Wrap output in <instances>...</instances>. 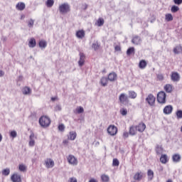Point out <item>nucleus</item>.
Instances as JSON below:
<instances>
[{
    "instance_id": "5701e85b",
    "label": "nucleus",
    "mask_w": 182,
    "mask_h": 182,
    "mask_svg": "<svg viewBox=\"0 0 182 182\" xmlns=\"http://www.w3.org/2000/svg\"><path fill=\"white\" fill-rule=\"evenodd\" d=\"M128 95L129 99H136V97H137V93L133 90L128 91Z\"/></svg>"
},
{
    "instance_id": "9b49d317",
    "label": "nucleus",
    "mask_w": 182,
    "mask_h": 182,
    "mask_svg": "<svg viewBox=\"0 0 182 182\" xmlns=\"http://www.w3.org/2000/svg\"><path fill=\"white\" fill-rule=\"evenodd\" d=\"M132 42L134 45H140L141 43V38L139 36H135L133 37Z\"/></svg>"
},
{
    "instance_id": "e2e57ef3",
    "label": "nucleus",
    "mask_w": 182,
    "mask_h": 182,
    "mask_svg": "<svg viewBox=\"0 0 182 182\" xmlns=\"http://www.w3.org/2000/svg\"><path fill=\"white\" fill-rule=\"evenodd\" d=\"M51 100H52V102H55V100H56V97H51Z\"/></svg>"
},
{
    "instance_id": "de8ad7c7",
    "label": "nucleus",
    "mask_w": 182,
    "mask_h": 182,
    "mask_svg": "<svg viewBox=\"0 0 182 182\" xmlns=\"http://www.w3.org/2000/svg\"><path fill=\"white\" fill-rule=\"evenodd\" d=\"M10 136H11V137H13V139H15V137H16V136H18V133H16V131H11L10 132Z\"/></svg>"
},
{
    "instance_id": "2eb2a0df",
    "label": "nucleus",
    "mask_w": 182,
    "mask_h": 182,
    "mask_svg": "<svg viewBox=\"0 0 182 182\" xmlns=\"http://www.w3.org/2000/svg\"><path fill=\"white\" fill-rule=\"evenodd\" d=\"M85 54L83 53H80V60L78 61L79 66L82 67L85 65Z\"/></svg>"
},
{
    "instance_id": "c85d7f7f",
    "label": "nucleus",
    "mask_w": 182,
    "mask_h": 182,
    "mask_svg": "<svg viewBox=\"0 0 182 182\" xmlns=\"http://www.w3.org/2000/svg\"><path fill=\"white\" fill-rule=\"evenodd\" d=\"M38 45H39V48H41L43 49H45V48L48 46V43H46V41L43 40L40 41L38 43Z\"/></svg>"
},
{
    "instance_id": "b1692460",
    "label": "nucleus",
    "mask_w": 182,
    "mask_h": 182,
    "mask_svg": "<svg viewBox=\"0 0 182 182\" xmlns=\"http://www.w3.org/2000/svg\"><path fill=\"white\" fill-rule=\"evenodd\" d=\"M16 8L18 11H23V9H25V4L23 2L18 3Z\"/></svg>"
},
{
    "instance_id": "7ed1b4c3",
    "label": "nucleus",
    "mask_w": 182,
    "mask_h": 182,
    "mask_svg": "<svg viewBox=\"0 0 182 182\" xmlns=\"http://www.w3.org/2000/svg\"><path fill=\"white\" fill-rule=\"evenodd\" d=\"M166 92H164V91H161L157 95V101L159 102V103L164 104L166 103Z\"/></svg>"
},
{
    "instance_id": "7c9ffc66",
    "label": "nucleus",
    "mask_w": 182,
    "mask_h": 182,
    "mask_svg": "<svg viewBox=\"0 0 182 182\" xmlns=\"http://www.w3.org/2000/svg\"><path fill=\"white\" fill-rule=\"evenodd\" d=\"M146 66H147L146 60H142L139 62V67L140 69H145Z\"/></svg>"
},
{
    "instance_id": "aec40b11",
    "label": "nucleus",
    "mask_w": 182,
    "mask_h": 182,
    "mask_svg": "<svg viewBox=\"0 0 182 182\" xmlns=\"http://www.w3.org/2000/svg\"><path fill=\"white\" fill-rule=\"evenodd\" d=\"M141 178H143V173L141 172H137L134 176V180H135L136 181H140Z\"/></svg>"
},
{
    "instance_id": "a878e982",
    "label": "nucleus",
    "mask_w": 182,
    "mask_h": 182,
    "mask_svg": "<svg viewBox=\"0 0 182 182\" xmlns=\"http://www.w3.org/2000/svg\"><path fill=\"white\" fill-rule=\"evenodd\" d=\"M28 46L29 48H35V46H36V40L33 38H31L28 42Z\"/></svg>"
},
{
    "instance_id": "c9c22d12",
    "label": "nucleus",
    "mask_w": 182,
    "mask_h": 182,
    "mask_svg": "<svg viewBox=\"0 0 182 182\" xmlns=\"http://www.w3.org/2000/svg\"><path fill=\"white\" fill-rule=\"evenodd\" d=\"M165 19L167 22H170V21H173V15H171V14H166Z\"/></svg>"
},
{
    "instance_id": "3c124183",
    "label": "nucleus",
    "mask_w": 182,
    "mask_h": 182,
    "mask_svg": "<svg viewBox=\"0 0 182 182\" xmlns=\"http://www.w3.org/2000/svg\"><path fill=\"white\" fill-rule=\"evenodd\" d=\"M120 112H121V114L122 116H126V114H127V109L123 108L122 109L120 110Z\"/></svg>"
},
{
    "instance_id": "69168bd1",
    "label": "nucleus",
    "mask_w": 182,
    "mask_h": 182,
    "mask_svg": "<svg viewBox=\"0 0 182 182\" xmlns=\"http://www.w3.org/2000/svg\"><path fill=\"white\" fill-rule=\"evenodd\" d=\"M166 182H173L171 179H168Z\"/></svg>"
},
{
    "instance_id": "864d4df0",
    "label": "nucleus",
    "mask_w": 182,
    "mask_h": 182,
    "mask_svg": "<svg viewBox=\"0 0 182 182\" xmlns=\"http://www.w3.org/2000/svg\"><path fill=\"white\" fill-rule=\"evenodd\" d=\"M175 5H181L182 0H173Z\"/></svg>"
},
{
    "instance_id": "ea45409f",
    "label": "nucleus",
    "mask_w": 182,
    "mask_h": 182,
    "mask_svg": "<svg viewBox=\"0 0 182 182\" xmlns=\"http://www.w3.org/2000/svg\"><path fill=\"white\" fill-rule=\"evenodd\" d=\"M18 169L20 171L24 173V171H26V166H25L24 164H20L18 166Z\"/></svg>"
},
{
    "instance_id": "6e6552de",
    "label": "nucleus",
    "mask_w": 182,
    "mask_h": 182,
    "mask_svg": "<svg viewBox=\"0 0 182 182\" xmlns=\"http://www.w3.org/2000/svg\"><path fill=\"white\" fill-rule=\"evenodd\" d=\"M136 128V131L139 132V133H143L144 130H146V124L141 122L137 126H135Z\"/></svg>"
},
{
    "instance_id": "f257e3e1",
    "label": "nucleus",
    "mask_w": 182,
    "mask_h": 182,
    "mask_svg": "<svg viewBox=\"0 0 182 182\" xmlns=\"http://www.w3.org/2000/svg\"><path fill=\"white\" fill-rule=\"evenodd\" d=\"M39 123L42 127H48L50 124V119L46 116H43L39 119Z\"/></svg>"
},
{
    "instance_id": "dca6fc26",
    "label": "nucleus",
    "mask_w": 182,
    "mask_h": 182,
    "mask_svg": "<svg viewBox=\"0 0 182 182\" xmlns=\"http://www.w3.org/2000/svg\"><path fill=\"white\" fill-rule=\"evenodd\" d=\"M129 133L130 136H136L137 134V128H136V126L130 127Z\"/></svg>"
},
{
    "instance_id": "13d9d810",
    "label": "nucleus",
    "mask_w": 182,
    "mask_h": 182,
    "mask_svg": "<svg viewBox=\"0 0 182 182\" xmlns=\"http://www.w3.org/2000/svg\"><path fill=\"white\" fill-rule=\"evenodd\" d=\"M129 134H130L129 132H124L123 136L125 138H127V137H129Z\"/></svg>"
},
{
    "instance_id": "052dcab7",
    "label": "nucleus",
    "mask_w": 182,
    "mask_h": 182,
    "mask_svg": "<svg viewBox=\"0 0 182 182\" xmlns=\"http://www.w3.org/2000/svg\"><path fill=\"white\" fill-rule=\"evenodd\" d=\"M89 182H98L97 180L95 179V178H91Z\"/></svg>"
},
{
    "instance_id": "338daca9",
    "label": "nucleus",
    "mask_w": 182,
    "mask_h": 182,
    "mask_svg": "<svg viewBox=\"0 0 182 182\" xmlns=\"http://www.w3.org/2000/svg\"><path fill=\"white\" fill-rule=\"evenodd\" d=\"M181 133H182V125H181Z\"/></svg>"
},
{
    "instance_id": "2f4dec72",
    "label": "nucleus",
    "mask_w": 182,
    "mask_h": 182,
    "mask_svg": "<svg viewBox=\"0 0 182 182\" xmlns=\"http://www.w3.org/2000/svg\"><path fill=\"white\" fill-rule=\"evenodd\" d=\"M127 56H130V55H134V47H130L127 50Z\"/></svg>"
},
{
    "instance_id": "cd10ccee",
    "label": "nucleus",
    "mask_w": 182,
    "mask_h": 182,
    "mask_svg": "<svg viewBox=\"0 0 182 182\" xmlns=\"http://www.w3.org/2000/svg\"><path fill=\"white\" fill-rule=\"evenodd\" d=\"M76 136H77V134H76L75 132H70L68 140H75V139H76Z\"/></svg>"
},
{
    "instance_id": "603ef678",
    "label": "nucleus",
    "mask_w": 182,
    "mask_h": 182,
    "mask_svg": "<svg viewBox=\"0 0 182 182\" xmlns=\"http://www.w3.org/2000/svg\"><path fill=\"white\" fill-rule=\"evenodd\" d=\"M58 130L60 132H63L65 130V125L63 124H61L58 126Z\"/></svg>"
},
{
    "instance_id": "e433bc0d",
    "label": "nucleus",
    "mask_w": 182,
    "mask_h": 182,
    "mask_svg": "<svg viewBox=\"0 0 182 182\" xmlns=\"http://www.w3.org/2000/svg\"><path fill=\"white\" fill-rule=\"evenodd\" d=\"M120 164V162L119 161V159H114L113 161H112V166L114 167H119Z\"/></svg>"
},
{
    "instance_id": "0eeeda50",
    "label": "nucleus",
    "mask_w": 182,
    "mask_h": 182,
    "mask_svg": "<svg viewBox=\"0 0 182 182\" xmlns=\"http://www.w3.org/2000/svg\"><path fill=\"white\" fill-rule=\"evenodd\" d=\"M171 79L172 82H178L180 80V74L177 72H172Z\"/></svg>"
},
{
    "instance_id": "a211bd4d",
    "label": "nucleus",
    "mask_w": 182,
    "mask_h": 182,
    "mask_svg": "<svg viewBox=\"0 0 182 182\" xmlns=\"http://www.w3.org/2000/svg\"><path fill=\"white\" fill-rule=\"evenodd\" d=\"M128 98L129 97L125 93H122L119 97V100L121 103H124V102H126Z\"/></svg>"
},
{
    "instance_id": "f704fd0d",
    "label": "nucleus",
    "mask_w": 182,
    "mask_h": 182,
    "mask_svg": "<svg viewBox=\"0 0 182 182\" xmlns=\"http://www.w3.org/2000/svg\"><path fill=\"white\" fill-rule=\"evenodd\" d=\"M99 48H100V44H99L97 41L92 43V48L94 49V50H97Z\"/></svg>"
},
{
    "instance_id": "4be33fe9",
    "label": "nucleus",
    "mask_w": 182,
    "mask_h": 182,
    "mask_svg": "<svg viewBox=\"0 0 182 182\" xmlns=\"http://www.w3.org/2000/svg\"><path fill=\"white\" fill-rule=\"evenodd\" d=\"M160 161L162 163V164H166L167 161H168V157L166 154H162L160 158Z\"/></svg>"
},
{
    "instance_id": "0e129e2a",
    "label": "nucleus",
    "mask_w": 182,
    "mask_h": 182,
    "mask_svg": "<svg viewBox=\"0 0 182 182\" xmlns=\"http://www.w3.org/2000/svg\"><path fill=\"white\" fill-rule=\"evenodd\" d=\"M2 141V134H0V143Z\"/></svg>"
},
{
    "instance_id": "4d7b16f0",
    "label": "nucleus",
    "mask_w": 182,
    "mask_h": 182,
    "mask_svg": "<svg viewBox=\"0 0 182 182\" xmlns=\"http://www.w3.org/2000/svg\"><path fill=\"white\" fill-rule=\"evenodd\" d=\"M63 144H64L65 146H68V144H69V141L68 139H65L63 141Z\"/></svg>"
},
{
    "instance_id": "412c9836",
    "label": "nucleus",
    "mask_w": 182,
    "mask_h": 182,
    "mask_svg": "<svg viewBox=\"0 0 182 182\" xmlns=\"http://www.w3.org/2000/svg\"><path fill=\"white\" fill-rule=\"evenodd\" d=\"M172 160L174 161V163H178L180 162V160H181V156H180L178 154H176L173 155Z\"/></svg>"
},
{
    "instance_id": "f8f14e48",
    "label": "nucleus",
    "mask_w": 182,
    "mask_h": 182,
    "mask_svg": "<svg viewBox=\"0 0 182 182\" xmlns=\"http://www.w3.org/2000/svg\"><path fill=\"white\" fill-rule=\"evenodd\" d=\"M35 134L33 132H31L29 136V146L31 147H33V146H35Z\"/></svg>"
},
{
    "instance_id": "1a4fd4ad",
    "label": "nucleus",
    "mask_w": 182,
    "mask_h": 182,
    "mask_svg": "<svg viewBox=\"0 0 182 182\" xmlns=\"http://www.w3.org/2000/svg\"><path fill=\"white\" fill-rule=\"evenodd\" d=\"M11 180L13 182H22V179L21 178V175L18 173H14L11 176Z\"/></svg>"
},
{
    "instance_id": "f03ea898",
    "label": "nucleus",
    "mask_w": 182,
    "mask_h": 182,
    "mask_svg": "<svg viewBox=\"0 0 182 182\" xmlns=\"http://www.w3.org/2000/svg\"><path fill=\"white\" fill-rule=\"evenodd\" d=\"M70 11V6L69 4L64 3L59 6V11L60 14H68Z\"/></svg>"
},
{
    "instance_id": "5fc2aeb1",
    "label": "nucleus",
    "mask_w": 182,
    "mask_h": 182,
    "mask_svg": "<svg viewBox=\"0 0 182 182\" xmlns=\"http://www.w3.org/2000/svg\"><path fill=\"white\" fill-rule=\"evenodd\" d=\"M68 182H77V179L75 177H71L69 178Z\"/></svg>"
},
{
    "instance_id": "bb28decb",
    "label": "nucleus",
    "mask_w": 182,
    "mask_h": 182,
    "mask_svg": "<svg viewBox=\"0 0 182 182\" xmlns=\"http://www.w3.org/2000/svg\"><path fill=\"white\" fill-rule=\"evenodd\" d=\"M164 90L167 92V93H171V92L173 91V87L171 86V85L170 84H166L164 86Z\"/></svg>"
},
{
    "instance_id": "c03bdc74",
    "label": "nucleus",
    "mask_w": 182,
    "mask_h": 182,
    "mask_svg": "<svg viewBox=\"0 0 182 182\" xmlns=\"http://www.w3.org/2000/svg\"><path fill=\"white\" fill-rule=\"evenodd\" d=\"M177 119H182V110L179 109L176 112Z\"/></svg>"
},
{
    "instance_id": "58836bf2",
    "label": "nucleus",
    "mask_w": 182,
    "mask_h": 182,
    "mask_svg": "<svg viewBox=\"0 0 182 182\" xmlns=\"http://www.w3.org/2000/svg\"><path fill=\"white\" fill-rule=\"evenodd\" d=\"M34 23H35V20H33L32 18L28 20V28H33Z\"/></svg>"
},
{
    "instance_id": "20e7f679",
    "label": "nucleus",
    "mask_w": 182,
    "mask_h": 182,
    "mask_svg": "<svg viewBox=\"0 0 182 182\" xmlns=\"http://www.w3.org/2000/svg\"><path fill=\"white\" fill-rule=\"evenodd\" d=\"M146 102H148L149 106H154V103L156 102V97L154 95L149 94L146 98Z\"/></svg>"
},
{
    "instance_id": "4c0bfd02",
    "label": "nucleus",
    "mask_w": 182,
    "mask_h": 182,
    "mask_svg": "<svg viewBox=\"0 0 182 182\" xmlns=\"http://www.w3.org/2000/svg\"><path fill=\"white\" fill-rule=\"evenodd\" d=\"M53 4H55V1L53 0H47L46 1V6L48 8H52V6H53Z\"/></svg>"
},
{
    "instance_id": "39448f33",
    "label": "nucleus",
    "mask_w": 182,
    "mask_h": 182,
    "mask_svg": "<svg viewBox=\"0 0 182 182\" xmlns=\"http://www.w3.org/2000/svg\"><path fill=\"white\" fill-rule=\"evenodd\" d=\"M68 161L69 164H72V166H77V159L73 155H69L67 157Z\"/></svg>"
},
{
    "instance_id": "8fccbe9b",
    "label": "nucleus",
    "mask_w": 182,
    "mask_h": 182,
    "mask_svg": "<svg viewBox=\"0 0 182 182\" xmlns=\"http://www.w3.org/2000/svg\"><path fill=\"white\" fill-rule=\"evenodd\" d=\"M156 77L158 80H164V75H163V74H158Z\"/></svg>"
},
{
    "instance_id": "6e6d98bb",
    "label": "nucleus",
    "mask_w": 182,
    "mask_h": 182,
    "mask_svg": "<svg viewBox=\"0 0 182 182\" xmlns=\"http://www.w3.org/2000/svg\"><path fill=\"white\" fill-rule=\"evenodd\" d=\"M114 50L117 51V52H120V50H122V48H120V46H116L114 47Z\"/></svg>"
},
{
    "instance_id": "ddd939ff",
    "label": "nucleus",
    "mask_w": 182,
    "mask_h": 182,
    "mask_svg": "<svg viewBox=\"0 0 182 182\" xmlns=\"http://www.w3.org/2000/svg\"><path fill=\"white\" fill-rule=\"evenodd\" d=\"M172 112H173V106L171 105H167L164 109V114H171Z\"/></svg>"
},
{
    "instance_id": "473e14b6",
    "label": "nucleus",
    "mask_w": 182,
    "mask_h": 182,
    "mask_svg": "<svg viewBox=\"0 0 182 182\" xmlns=\"http://www.w3.org/2000/svg\"><path fill=\"white\" fill-rule=\"evenodd\" d=\"M107 80H109L107 77H102L100 80L102 85L104 87L107 86Z\"/></svg>"
},
{
    "instance_id": "49530a36",
    "label": "nucleus",
    "mask_w": 182,
    "mask_h": 182,
    "mask_svg": "<svg viewBox=\"0 0 182 182\" xmlns=\"http://www.w3.org/2000/svg\"><path fill=\"white\" fill-rule=\"evenodd\" d=\"M76 112H77V113H78V114H80V113H83V112H85V109L82 107H78L76 109Z\"/></svg>"
},
{
    "instance_id": "6ab92c4d",
    "label": "nucleus",
    "mask_w": 182,
    "mask_h": 182,
    "mask_svg": "<svg viewBox=\"0 0 182 182\" xmlns=\"http://www.w3.org/2000/svg\"><path fill=\"white\" fill-rule=\"evenodd\" d=\"M85 31L83 30H79L76 32V36L78 39H83V38H85Z\"/></svg>"
},
{
    "instance_id": "393cba45",
    "label": "nucleus",
    "mask_w": 182,
    "mask_h": 182,
    "mask_svg": "<svg viewBox=\"0 0 182 182\" xmlns=\"http://www.w3.org/2000/svg\"><path fill=\"white\" fill-rule=\"evenodd\" d=\"M147 176L149 180L151 181L154 178V172L151 169H149L147 171Z\"/></svg>"
},
{
    "instance_id": "09e8293b",
    "label": "nucleus",
    "mask_w": 182,
    "mask_h": 182,
    "mask_svg": "<svg viewBox=\"0 0 182 182\" xmlns=\"http://www.w3.org/2000/svg\"><path fill=\"white\" fill-rule=\"evenodd\" d=\"M54 110L55 112H60V110H62V106L57 105L55 107H54Z\"/></svg>"
},
{
    "instance_id": "f3484780",
    "label": "nucleus",
    "mask_w": 182,
    "mask_h": 182,
    "mask_svg": "<svg viewBox=\"0 0 182 182\" xmlns=\"http://www.w3.org/2000/svg\"><path fill=\"white\" fill-rule=\"evenodd\" d=\"M53 166H55V162L53 161V160L50 159L46 161V167H47V168H52Z\"/></svg>"
},
{
    "instance_id": "423d86ee",
    "label": "nucleus",
    "mask_w": 182,
    "mask_h": 182,
    "mask_svg": "<svg viewBox=\"0 0 182 182\" xmlns=\"http://www.w3.org/2000/svg\"><path fill=\"white\" fill-rule=\"evenodd\" d=\"M107 133H109L110 136H115V134H117V127L114 125H110L107 128Z\"/></svg>"
},
{
    "instance_id": "a19ab883",
    "label": "nucleus",
    "mask_w": 182,
    "mask_h": 182,
    "mask_svg": "<svg viewBox=\"0 0 182 182\" xmlns=\"http://www.w3.org/2000/svg\"><path fill=\"white\" fill-rule=\"evenodd\" d=\"M156 154H161V153H163V147L159 145L156 146Z\"/></svg>"
},
{
    "instance_id": "4468645a",
    "label": "nucleus",
    "mask_w": 182,
    "mask_h": 182,
    "mask_svg": "<svg viewBox=\"0 0 182 182\" xmlns=\"http://www.w3.org/2000/svg\"><path fill=\"white\" fill-rule=\"evenodd\" d=\"M21 91L23 95H31L32 93V90L31 89V87L28 86L23 87Z\"/></svg>"
},
{
    "instance_id": "bf43d9fd",
    "label": "nucleus",
    "mask_w": 182,
    "mask_h": 182,
    "mask_svg": "<svg viewBox=\"0 0 182 182\" xmlns=\"http://www.w3.org/2000/svg\"><path fill=\"white\" fill-rule=\"evenodd\" d=\"M4 75H5V73L2 70H0V77H2V76H4Z\"/></svg>"
},
{
    "instance_id": "9d476101",
    "label": "nucleus",
    "mask_w": 182,
    "mask_h": 182,
    "mask_svg": "<svg viewBox=\"0 0 182 182\" xmlns=\"http://www.w3.org/2000/svg\"><path fill=\"white\" fill-rule=\"evenodd\" d=\"M108 80H109V82H114V80H117V74H116V73L114 72H112V73H110L109 75H108Z\"/></svg>"
},
{
    "instance_id": "79ce46f5",
    "label": "nucleus",
    "mask_w": 182,
    "mask_h": 182,
    "mask_svg": "<svg viewBox=\"0 0 182 182\" xmlns=\"http://www.w3.org/2000/svg\"><path fill=\"white\" fill-rule=\"evenodd\" d=\"M101 179L104 182H107V181H109V176L104 174V175H102Z\"/></svg>"
},
{
    "instance_id": "680f3d73",
    "label": "nucleus",
    "mask_w": 182,
    "mask_h": 182,
    "mask_svg": "<svg viewBox=\"0 0 182 182\" xmlns=\"http://www.w3.org/2000/svg\"><path fill=\"white\" fill-rule=\"evenodd\" d=\"M23 79V77L22 76V75H20L19 77H18V80L20 81V82H21V80Z\"/></svg>"
},
{
    "instance_id": "774afa93",
    "label": "nucleus",
    "mask_w": 182,
    "mask_h": 182,
    "mask_svg": "<svg viewBox=\"0 0 182 182\" xmlns=\"http://www.w3.org/2000/svg\"><path fill=\"white\" fill-rule=\"evenodd\" d=\"M161 170L163 171V168H161Z\"/></svg>"
},
{
    "instance_id": "c756f323",
    "label": "nucleus",
    "mask_w": 182,
    "mask_h": 182,
    "mask_svg": "<svg viewBox=\"0 0 182 182\" xmlns=\"http://www.w3.org/2000/svg\"><path fill=\"white\" fill-rule=\"evenodd\" d=\"M182 52V47L181 46H177L176 48H173V53L176 55H178V53H181Z\"/></svg>"
},
{
    "instance_id": "72a5a7b5",
    "label": "nucleus",
    "mask_w": 182,
    "mask_h": 182,
    "mask_svg": "<svg viewBox=\"0 0 182 182\" xmlns=\"http://www.w3.org/2000/svg\"><path fill=\"white\" fill-rule=\"evenodd\" d=\"M178 11H180V8L178 6L174 5V6H172L171 8V11L173 14H176V12H178Z\"/></svg>"
},
{
    "instance_id": "37998d69",
    "label": "nucleus",
    "mask_w": 182,
    "mask_h": 182,
    "mask_svg": "<svg viewBox=\"0 0 182 182\" xmlns=\"http://www.w3.org/2000/svg\"><path fill=\"white\" fill-rule=\"evenodd\" d=\"M9 173H11V170H9V168H6L2 171L3 176H9Z\"/></svg>"
},
{
    "instance_id": "a18cd8bd",
    "label": "nucleus",
    "mask_w": 182,
    "mask_h": 182,
    "mask_svg": "<svg viewBox=\"0 0 182 182\" xmlns=\"http://www.w3.org/2000/svg\"><path fill=\"white\" fill-rule=\"evenodd\" d=\"M105 23V20H103V18H99L97 20V26H103Z\"/></svg>"
}]
</instances>
